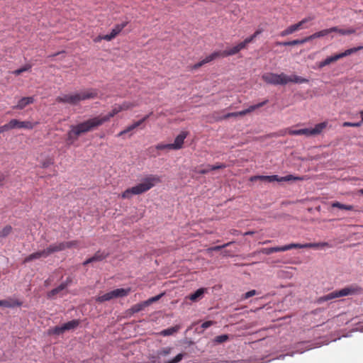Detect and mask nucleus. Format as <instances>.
Segmentation results:
<instances>
[{
  "label": "nucleus",
  "instance_id": "f257e3e1",
  "mask_svg": "<svg viewBox=\"0 0 363 363\" xmlns=\"http://www.w3.org/2000/svg\"><path fill=\"white\" fill-rule=\"evenodd\" d=\"M104 123H106V118L98 116L76 125H70L65 139L67 144L68 145H74L82 135L96 129Z\"/></svg>",
  "mask_w": 363,
  "mask_h": 363
},
{
  "label": "nucleus",
  "instance_id": "f03ea898",
  "mask_svg": "<svg viewBox=\"0 0 363 363\" xmlns=\"http://www.w3.org/2000/svg\"><path fill=\"white\" fill-rule=\"evenodd\" d=\"M98 96V91L96 89H87L79 92L72 94H65L58 96L55 101L57 103L67 104L72 106H76L82 101L93 99Z\"/></svg>",
  "mask_w": 363,
  "mask_h": 363
},
{
  "label": "nucleus",
  "instance_id": "7ed1b4c3",
  "mask_svg": "<svg viewBox=\"0 0 363 363\" xmlns=\"http://www.w3.org/2000/svg\"><path fill=\"white\" fill-rule=\"evenodd\" d=\"M161 182L158 175L150 174L143 179V182L135 186L127 189L121 194L122 199H130L132 195H139L147 192L156 184Z\"/></svg>",
  "mask_w": 363,
  "mask_h": 363
},
{
  "label": "nucleus",
  "instance_id": "20e7f679",
  "mask_svg": "<svg viewBox=\"0 0 363 363\" xmlns=\"http://www.w3.org/2000/svg\"><path fill=\"white\" fill-rule=\"evenodd\" d=\"M262 79L266 83L272 85H286L289 82L298 83L302 82L298 76H289L283 72L281 74L267 72L262 74Z\"/></svg>",
  "mask_w": 363,
  "mask_h": 363
},
{
  "label": "nucleus",
  "instance_id": "39448f33",
  "mask_svg": "<svg viewBox=\"0 0 363 363\" xmlns=\"http://www.w3.org/2000/svg\"><path fill=\"white\" fill-rule=\"evenodd\" d=\"M361 291L362 288L354 286L345 287L338 291H333L326 295L319 297V303L328 301L336 298L355 294L361 292Z\"/></svg>",
  "mask_w": 363,
  "mask_h": 363
},
{
  "label": "nucleus",
  "instance_id": "423d86ee",
  "mask_svg": "<svg viewBox=\"0 0 363 363\" xmlns=\"http://www.w3.org/2000/svg\"><path fill=\"white\" fill-rule=\"evenodd\" d=\"M318 244L316 243H306V244H298V243H291L289 245H286L281 247H266L262 248L261 250V252L265 255H270L274 252H284L286 250H289L294 248H308V247H317Z\"/></svg>",
  "mask_w": 363,
  "mask_h": 363
},
{
  "label": "nucleus",
  "instance_id": "0eeeda50",
  "mask_svg": "<svg viewBox=\"0 0 363 363\" xmlns=\"http://www.w3.org/2000/svg\"><path fill=\"white\" fill-rule=\"evenodd\" d=\"M311 20L312 19L311 18H306L297 23L291 25L289 27H287L285 30H282L279 33V35L281 37H285L286 35L294 33V32L308 28L311 26Z\"/></svg>",
  "mask_w": 363,
  "mask_h": 363
},
{
  "label": "nucleus",
  "instance_id": "6e6552de",
  "mask_svg": "<svg viewBox=\"0 0 363 363\" xmlns=\"http://www.w3.org/2000/svg\"><path fill=\"white\" fill-rule=\"evenodd\" d=\"M137 106H138V104L133 101H124L121 104H115L111 111L102 117L103 118H106V122H107L118 113L123 111L130 110Z\"/></svg>",
  "mask_w": 363,
  "mask_h": 363
},
{
  "label": "nucleus",
  "instance_id": "1a4fd4ad",
  "mask_svg": "<svg viewBox=\"0 0 363 363\" xmlns=\"http://www.w3.org/2000/svg\"><path fill=\"white\" fill-rule=\"evenodd\" d=\"M130 289H117L104 295L99 296L96 301L99 303L110 301L113 298L124 297L129 294Z\"/></svg>",
  "mask_w": 363,
  "mask_h": 363
},
{
  "label": "nucleus",
  "instance_id": "9d476101",
  "mask_svg": "<svg viewBox=\"0 0 363 363\" xmlns=\"http://www.w3.org/2000/svg\"><path fill=\"white\" fill-rule=\"evenodd\" d=\"M262 180L266 181L268 182H289V181H295V180H301L302 179L298 177H294L293 175H287L286 177H279L278 175H271V176H253L250 178V181H256V180Z\"/></svg>",
  "mask_w": 363,
  "mask_h": 363
},
{
  "label": "nucleus",
  "instance_id": "9b49d317",
  "mask_svg": "<svg viewBox=\"0 0 363 363\" xmlns=\"http://www.w3.org/2000/svg\"><path fill=\"white\" fill-rule=\"evenodd\" d=\"M267 103H268V100L266 99V100H264V101H262L261 103H259V104H255V105L250 106L247 109H245V110H242V111H238V112L228 113L224 115L222 117L218 118L216 120L217 121H220V120L227 119V118H231V117L243 116H245L246 114H247L249 113H251V112L254 111L255 110H256V109H257L259 108L262 107L263 106H264Z\"/></svg>",
  "mask_w": 363,
  "mask_h": 363
},
{
  "label": "nucleus",
  "instance_id": "f8f14e48",
  "mask_svg": "<svg viewBox=\"0 0 363 363\" xmlns=\"http://www.w3.org/2000/svg\"><path fill=\"white\" fill-rule=\"evenodd\" d=\"M285 133L291 135H304L306 137L315 135L318 134V124L310 128L294 129L289 128L286 129Z\"/></svg>",
  "mask_w": 363,
  "mask_h": 363
},
{
  "label": "nucleus",
  "instance_id": "ddd939ff",
  "mask_svg": "<svg viewBox=\"0 0 363 363\" xmlns=\"http://www.w3.org/2000/svg\"><path fill=\"white\" fill-rule=\"evenodd\" d=\"M38 122H31L28 121H20L17 119H11V125L14 128H24L28 130H32L37 125H38Z\"/></svg>",
  "mask_w": 363,
  "mask_h": 363
},
{
  "label": "nucleus",
  "instance_id": "4468645a",
  "mask_svg": "<svg viewBox=\"0 0 363 363\" xmlns=\"http://www.w3.org/2000/svg\"><path fill=\"white\" fill-rule=\"evenodd\" d=\"M332 32H337L342 35H350L355 33V29L349 28V29H340L337 27H332L328 29H323L322 30H319V38L325 36Z\"/></svg>",
  "mask_w": 363,
  "mask_h": 363
},
{
  "label": "nucleus",
  "instance_id": "2eb2a0df",
  "mask_svg": "<svg viewBox=\"0 0 363 363\" xmlns=\"http://www.w3.org/2000/svg\"><path fill=\"white\" fill-rule=\"evenodd\" d=\"M244 48H245L244 46V44H242V43L241 42L239 44H238L237 45L233 47L232 48H230L229 50H226L224 51H217V52H214V53H218V57H225L227 56L235 55Z\"/></svg>",
  "mask_w": 363,
  "mask_h": 363
},
{
  "label": "nucleus",
  "instance_id": "dca6fc26",
  "mask_svg": "<svg viewBox=\"0 0 363 363\" xmlns=\"http://www.w3.org/2000/svg\"><path fill=\"white\" fill-rule=\"evenodd\" d=\"M127 24L128 22H123L121 24L116 25L109 34L104 35V40L110 41L113 39L121 32V30L127 26Z\"/></svg>",
  "mask_w": 363,
  "mask_h": 363
},
{
  "label": "nucleus",
  "instance_id": "f3484780",
  "mask_svg": "<svg viewBox=\"0 0 363 363\" xmlns=\"http://www.w3.org/2000/svg\"><path fill=\"white\" fill-rule=\"evenodd\" d=\"M188 135L186 131L181 132L175 138L174 143H170L172 150H180L183 147L184 140Z\"/></svg>",
  "mask_w": 363,
  "mask_h": 363
},
{
  "label": "nucleus",
  "instance_id": "a211bd4d",
  "mask_svg": "<svg viewBox=\"0 0 363 363\" xmlns=\"http://www.w3.org/2000/svg\"><path fill=\"white\" fill-rule=\"evenodd\" d=\"M22 305V301L13 298L9 297L5 300H0V306L5 308L19 307Z\"/></svg>",
  "mask_w": 363,
  "mask_h": 363
},
{
  "label": "nucleus",
  "instance_id": "6ab92c4d",
  "mask_svg": "<svg viewBox=\"0 0 363 363\" xmlns=\"http://www.w3.org/2000/svg\"><path fill=\"white\" fill-rule=\"evenodd\" d=\"M109 255L108 252H101V251H97L94 255L86 260H85L83 263L84 265H86L89 263L94 262H100L106 259Z\"/></svg>",
  "mask_w": 363,
  "mask_h": 363
},
{
  "label": "nucleus",
  "instance_id": "aec40b11",
  "mask_svg": "<svg viewBox=\"0 0 363 363\" xmlns=\"http://www.w3.org/2000/svg\"><path fill=\"white\" fill-rule=\"evenodd\" d=\"M45 250L48 257L53 253L65 250V247H64L63 242H55V243L51 244Z\"/></svg>",
  "mask_w": 363,
  "mask_h": 363
},
{
  "label": "nucleus",
  "instance_id": "412c9836",
  "mask_svg": "<svg viewBox=\"0 0 363 363\" xmlns=\"http://www.w3.org/2000/svg\"><path fill=\"white\" fill-rule=\"evenodd\" d=\"M41 257H44V258L48 257V255H47V253H46L45 249L43 250L38 251V252H33V253L29 255L24 259L23 263L30 262L34 259H38Z\"/></svg>",
  "mask_w": 363,
  "mask_h": 363
},
{
  "label": "nucleus",
  "instance_id": "4be33fe9",
  "mask_svg": "<svg viewBox=\"0 0 363 363\" xmlns=\"http://www.w3.org/2000/svg\"><path fill=\"white\" fill-rule=\"evenodd\" d=\"M218 57V54L213 52L211 55H209L208 56L206 57V58H204L203 60L194 65L192 66L191 69H197L200 68L201 66H203V65L208 63Z\"/></svg>",
  "mask_w": 363,
  "mask_h": 363
},
{
  "label": "nucleus",
  "instance_id": "5701e85b",
  "mask_svg": "<svg viewBox=\"0 0 363 363\" xmlns=\"http://www.w3.org/2000/svg\"><path fill=\"white\" fill-rule=\"evenodd\" d=\"M218 57V54L213 52L211 55H209L208 56L206 57V58H204L203 60L194 65L192 66L191 69H197L200 68L201 66H203V65L208 63Z\"/></svg>",
  "mask_w": 363,
  "mask_h": 363
},
{
  "label": "nucleus",
  "instance_id": "b1692460",
  "mask_svg": "<svg viewBox=\"0 0 363 363\" xmlns=\"http://www.w3.org/2000/svg\"><path fill=\"white\" fill-rule=\"evenodd\" d=\"M34 102V98L33 96L23 97L18 101L16 106H13L14 109H23L26 106L31 104Z\"/></svg>",
  "mask_w": 363,
  "mask_h": 363
},
{
  "label": "nucleus",
  "instance_id": "393cba45",
  "mask_svg": "<svg viewBox=\"0 0 363 363\" xmlns=\"http://www.w3.org/2000/svg\"><path fill=\"white\" fill-rule=\"evenodd\" d=\"M316 35V33L313 34V35H311L309 37H306L305 38H303V39H296V40H291V41H287L286 43H285L286 45H287V46H289V45H302V44H304L305 43L309 41L311 38H315Z\"/></svg>",
  "mask_w": 363,
  "mask_h": 363
},
{
  "label": "nucleus",
  "instance_id": "a878e982",
  "mask_svg": "<svg viewBox=\"0 0 363 363\" xmlns=\"http://www.w3.org/2000/svg\"><path fill=\"white\" fill-rule=\"evenodd\" d=\"M206 289L203 288L199 289L194 293L189 295V298L192 301H197L203 296Z\"/></svg>",
  "mask_w": 363,
  "mask_h": 363
},
{
  "label": "nucleus",
  "instance_id": "bb28decb",
  "mask_svg": "<svg viewBox=\"0 0 363 363\" xmlns=\"http://www.w3.org/2000/svg\"><path fill=\"white\" fill-rule=\"evenodd\" d=\"M80 323V321L79 320H70L65 324H63V328H64V330H65V332L67 331V330H74L76 328H77L79 326Z\"/></svg>",
  "mask_w": 363,
  "mask_h": 363
},
{
  "label": "nucleus",
  "instance_id": "cd10ccee",
  "mask_svg": "<svg viewBox=\"0 0 363 363\" xmlns=\"http://www.w3.org/2000/svg\"><path fill=\"white\" fill-rule=\"evenodd\" d=\"M362 49H363V46L352 48L346 50L343 52L338 53V57H340V59H341V58H342L344 57H347L348 55L354 54L356 52H357V51H359L360 50H362Z\"/></svg>",
  "mask_w": 363,
  "mask_h": 363
},
{
  "label": "nucleus",
  "instance_id": "c85d7f7f",
  "mask_svg": "<svg viewBox=\"0 0 363 363\" xmlns=\"http://www.w3.org/2000/svg\"><path fill=\"white\" fill-rule=\"evenodd\" d=\"M340 60V57H338V54H336L333 56L328 57L325 60H323L319 63V68L323 67L331 62H335Z\"/></svg>",
  "mask_w": 363,
  "mask_h": 363
},
{
  "label": "nucleus",
  "instance_id": "c756f323",
  "mask_svg": "<svg viewBox=\"0 0 363 363\" xmlns=\"http://www.w3.org/2000/svg\"><path fill=\"white\" fill-rule=\"evenodd\" d=\"M67 287V284L62 283L60 286H58L57 288L53 289L51 290L48 294V296L49 298L54 297L57 294H58L60 291H63Z\"/></svg>",
  "mask_w": 363,
  "mask_h": 363
},
{
  "label": "nucleus",
  "instance_id": "7c9ffc66",
  "mask_svg": "<svg viewBox=\"0 0 363 363\" xmlns=\"http://www.w3.org/2000/svg\"><path fill=\"white\" fill-rule=\"evenodd\" d=\"M331 206L333 208H338L342 210H347V211H352L354 209V206L352 205H346L341 203L338 201H335L331 204Z\"/></svg>",
  "mask_w": 363,
  "mask_h": 363
},
{
  "label": "nucleus",
  "instance_id": "2f4dec72",
  "mask_svg": "<svg viewBox=\"0 0 363 363\" xmlns=\"http://www.w3.org/2000/svg\"><path fill=\"white\" fill-rule=\"evenodd\" d=\"M179 325H175L174 327L169 328L167 329L163 330L161 331L160 334L163 336L172 335L176 333L179 330Z\"/></svg>",
  "mask_w": 363,
  "mask_h": 363
},
{
  "label": "nucleus",
  "instance_id": "473e14b6",
  "mask_svg": "<svg viewBox=\"0 0 363 363\" xmlns=\"http://www.w3.org/2000/svg\"><path fill=\"white\" fill-rule=\"evenodd\" d=\"M147 305L145 301L133 305L130 309L132 313H138L143 311Z\"/></svg>",
  "mask_w": 363,
  "mask_h": 363
},
{
  "label": "nucleus",
  "instance_id": "72a5a7b5",
  "mask_svg": "<svg viewBox=\"0 0 363 363\" xmlns=\"http://www.w3.org/2000/svg\"><path fill=\"white\" fill-rule=\"evenodd\" d=\"M13 230L12 227L10 225L4 226L0 230V238H4L11 233Z\"/></svg>",
  "mask_w": 363,
  "mask_h": 363
},
{
  "label": "nucleus",
  "instance_id": "f704fd0d",
  "mask_svg": "<svg viewBox=\"0 0 363 363\" xmlns=\"http://www.w3.org/2000/svg\"><path fill=\"white\" fill-rule=\"evenodd\" d=\"M31 67H32V66L30 65L27 64V65H24L23 67L14 70L13 72V74L16 76L20 75L21 73H23L24 72L29 71L31 69Z\"/></svg>",
  "mask_w": 363,
  "mask_h": 363
},
{
  "label": "nucleus",
  "instance_id": "c9c22d12",
  "mask_svg": "<svg viewBox=\"0 0 363 363\" xmlns=\"http://www.w3.org/2000/svg\"><path fill=\"white\" fill-rule=\"evenodd\" d=\"M63 243H64L65 250L79 247V241H77V240L63 242Z\"/></svg>",
  "mask_w": 363,
  "mask_h": 363
},
{
  "label": "nucleus",
  "instance_id": "e433bc0d",
  "mask_svg": "<svg viewBox=\"0 0 363 363\" xmlns=\"http://www.w3.org/2000/svg\"><path fill=\"white\" fill-rule=\"evenodd\" d=\"M228 339H229V336L228 335H221L216 336L214 338V342H216L217 344H220V343L226 342L227 340H228Z\"/></svg>",
  "mask_w": 363,
  "mask_h": 363
},
{
  "label": "nucleus",
  "instance_id": "4c0bfd02",
  "mask_svg": "<svg viewBox=\"0 0 363 363\" xmlns=\"http://www.w3.org/2000/svg\"><path fill=\"white\" fill-rule=\"evenodd\" d=\"M137 127V125H135V123H133V124H131L130 125H128L125 129H124L123 130L121 131L117 136L118 137H121L122 135H123L124 134L127 133H129L130 131H132L133 130L135 129Z\"/></svg>",
  "mask_w": 363,
  "mask_h": 363
},
{
  "label": "nucleus",
  "instance_id": "58836bf2",
  "mask_svg": "<svg viewBox=\"0 0 363 363\" xmlns=\"http://www.w3.org/2000/svg\"><path fill=\"white\" fill-rule=\"evenodd\" d=\"M63 333H65L63 325L56 326L53 329H52L50 332V333L55 334V335H60Z\"/></svg>",
  "mask_w": 363,
  "mask_h": 363
},
{
  "label": "nucleus",
  "instance_id": "ea45409f",
  "mask_svg": "<svg viewBox=\"0 0 363 363\" xmlns=\"http://www.w3.org/2000/svg\"><path fill=\"white\" fill-rule=\"evenodd\" d=\"M233 242H229L228 243H225L223 245H218V246H215V247H209L207 250L208 251H218L224 247H226L229 245H230Z\"/></svg>",
  "mask_w": 363,
  "mask_h": 363
},
{
  "label": "nucleus",
  "instance_id": "a19ab883",
  "mask_svg": "<svg viewBox=\"0 0 363 363\" xmlns=\"http://www.w3.org/2000/svg\"><path fill=\"white\" fill-rule=\"evenodd\" d=\"M54 163V160L51 157L46 158L41 162V167L43 168H47L50 165Z\"/></svg>",
  "mask_w": 363,
  "mask_h": 363
},
{
  "label": "nucleus",
  "instance_id": "79ce46f5",
  "mask_svg": "<svg viewBox=\"0 0 363 363\" xmlns=\"http://www.w3.org/2000/svg\"><path fill=\"white\" fill-rule=\"evenodd\" d=\"M208 167L210 168V171L220 169H224L226 167V165L223 163L217 164L215 165H207Z\"/></svg>",
  "mask_w": 363,
  "mask_h": 363
},
{
  "label": "nucleus",
  "instance_id": "37998d69",
  "mask_svg": "<svg viewBox=\"0 0 363 363\" xmlns=\"http://www.w3.org/2000/svg\"><path fill=\"white\" fill-rule=\"evenodd\" d=\"M184 356V354L183 353H179L174 358L166 363H178L183 359Z\"/></svg>",
  "mask_w": 363,
  "mask_h": 363
},
{
  "label": "nucleus",
  "instance_id": "c03bdc74",
  "mask_svg": "<svg viewBox=\"0 0 363 363\" xmlns=\"http://www.w3.org/2000/svg\"><path fill=\"white\" fill-rule=\"evenodd\" d=\"M256 38L257 36L253 33L252 35L245 38L244 41L242 42V44H244L245 48H246L247 44L252 43Z\"/></svg>",
  "mask_w": 363,
  "mask_h": 363
},
{
  "label": "nucleus",
  "instance_id": "a18cd8bd",
  "mask_svg": "<svg viewBox=\"0 0 363 363\" xmlns=\"http://www.w3.org/2000/svg\"><path fill=\"white\" fill-rule=\"evenodd\" d=\"M156 149L157 150H165V149H167V150H172V147H171V144H163V143H160V144H157L156 146H155Z\"/></svg>",
  "mask_w": 363,
  "mask_h": 363
},
{
  "label": "nucleus",
  "instance_id": "49530a36",
  "mask_svg": "<svg viewBox=\"0 0 363 363\" xmlns=\"http://www.w3.org/2000/svg\"><path fill=\"white\" fill-rule=\"evenodd\" d=\"M11 129H13V128L11 125V121H10L8 123L0 126V134L4 132L8 131Z\"/></svg>",
  "mask_w": 363,
  "mask_h": 363
},
{
  "label": "nucleus",
  "instance_id": "de8ad7c7",
  "mask_svg": "<svg viewBox=\"0 0 363 363\" xmlns=\"http://www.w3.org/2000/svg\"><path fill=\"white\" fill-rule=\"evenodd\" d=\"M171 347H165L158 352V354L160 356H167L171 353Z\"/></svg>",
  "mask_w": 363,
  "mask_h": 363
},
{
  "label": "nucleus",
  "instance_id": "09e8293b",
  "mask_svg": "<svg viewBox=\"0 0 363 363\" xmlns=\"http://www.w3.org/2000/svg\"><path fill=\"white\" fill-rule=\"evenodd\" d=\"M161 296H162V295H158V296H156L152 297V298H149L148 300L145 301V302H146V303H147V306H148L150 304L152 303L153 302H155V301H158V300L160 298Z\"/></svg>",
  "mask_w": 363,
  "mask_h": 363
},
{
  "label": "nucleus",
  "instance_id": "8fccbe9b",
  "mask_svg": "<svg viewBox=\"0 0 363 363\" xmlns=\"http://www.w3.org/2000/svg\"><path fill=\"white\" fill-rule=\"evenodd\" d=\"M361 123H352V122H345L343 123L342 125L344 127H359L360 126Z\"/></svg>",
  "mask_w": 363,
  "mask_h": 363
},
{
  "label": "nucleus",
  "instance_id": "3c124183",
  "mask_svg": "<svg viewBox=\"0 0 363 363\" xmlns=\"http://www.w3.org/2000/svg\"><path fill=\"white\" fill-rule=\"evenodd\" d=\"M194 172L200 174H206L210 172V168L207 167L205 169H195Z\"/></svg>",
  "mask_w": 363,
  "mask_h": 363
},
{
  "label": "nucleus",
  "instance_id": "603ef678",
  "mask_svg": "<svg viewBox=\"0 0 363 363\" xmlns=\"http://www.w3.org/2000/svg\"><path fill=\"white\" fill-rule=\"evenodd\" d=\"M214 324V322L212 320H208L202 323L201 328L203 329H206L209 328L210 326L213 325Z\"/></svg>",
  "mask_w": 363,
  "mask_h": 363
},
{
  "label": "nucleus",
  "instance_id": "864d4df0",
  "mask_svg": "<svg viewBox=\"0 0 363 363\" xmlns=\"http://www.w3.org/2000/svg\"><path fill=\"white\" fill-rule=\"evenodd\" d=\"M256 294H257V291L255 290L249 291L245 294L244 298H250V297L255 296Z\"/></svg>",
  "mask_w": 363,
  "mask_h": 363
},
{
  "label": "nucleus",
  "instance_id": "5fc2aeb1",
  "mask_svg": "<svg viewBox=\"0 0 363 363\" xmlns=\"http://www.w3.org/2000/svg\"><path fill=\"white\" fill-rule=\"evenodd\" d=\"M325 247H331L332 245H330V243L326 242H319V250L323 249Z\"/></svg>",
  "mask_w": 363,
  "mask_h": 363
},
{
  "label": "nucleus",
  "instance_id": "6e6d98bb",
  "mask_svg": "<svg viewBox=\"0 0 363 363\" xmlns=\"http://www.w3.org/2000/svg\"><path fill=\"white\" fill-rule=\"evenodd\" d=\"M325 325V327H328L330 325H333V321L328 320L326 323H323V324H319V326H324Z\"/></svg>",
  "mask_w": 363,
  "mask_h": 363
},
{
  "label": "nucleus",
  "instance_id": "4d7b16f0",
  "mask_svg": "<svg viewBox=\"0 0 363 363\" xmlns=\"http://www.w3.org/2000/svg\"><path fill=\"white\" fill-rule=\"evenodd\" d=\"M326 127V123L322 122L319 123V133L322 131L323 129H324Z\"/></svg>",
  "mask_w": 363,
  "mask_h": 363
},
{
  "label": "nucleus",
  "instance_id": "13d9d810",
  "mask_svg": "<svg viewBox=\"0 0 363 363\" xmlns=\"http://www.w3.org/2000/svg\"><path fill=\"white\" fill-rule=\"evenodd\" d=\"M104 35H99L97 36L96 38H95L94 39V42L95 43H99L100 42L101 40H104Z\"/></svg>",
  "mask_w": 363,
  "mask_h": 363
},
{
  "label": "nucleus",
  "instance_id": "bf43d9fd",
  "mask_svg": "<svg viewBox=\"0 0 363 363\" xmlns=\"http://www.w3.org/2000/svg\"><path fill=\"white\" fill-rule=\"evenodd\" d=\"M263 30L262 28L257 29L254 34L257 37L259 35H260L262 33Z\"/></svg>",
  "mask_w": 363,
  "mask_h": 363
},
{
  "label": "nucleus",
  "instance_id": "052dcab7",
  "mask_svg": "<svg viewBox=\"0 0 363 363\" xmlns=\"http://www.w3.org/2000/svg\"><path fill=\"white\" fill-rule=\"evenodd\" d=\"M144 122H145V121H144V120L140 119V120H139V121H136V122H135V125H137V127H139V126H140V125H141Z\"/></svg>",
  "mask_w": 363,
  "mask_h": 363
},
{
  "label": "nucleus",
  "instance_id": "680f3d73",
  "mask_svg": "<svg viewBox=\"0 0 363 363\" xmlns=\"http://www.w3.org/2000/svg\"><path fill=\"white\" fill-rule=\"evenodd\" d=\"M5 179V177L4 174H0V186L3 185V182Z\"/></svg>",
  "mask_w": 363,
  "mask_h": 363
},
{
  "label": "nucleus",
  "instance_id": "e2e57ef3",
  "mask_svg": "<svg viewBox=\"0 0 363 363\" xmlns=\"http://www.w3.org/2000/svg\"><path fill=\"white\" fill-rule=\"evenodd\" d=\"M152 112L150 113L149 114L145 116L142 119L144 120V121H146L149 117L152 115Z\"/></svg>",
  "mask_w": 363,
  "mask_h": 363
},
{
  "label": "nucleus",
  "instance_id": "0e129e2a",
  "mask_svg": "<svg viewBox=\"0 0 363 363\" xmlns=\"http://www.w3.org/2000/svg\"><path fill=\"white\" fill-rule=\"evenodd\" d=\"M284 43H286V42H277L276 43V45H283V46H287V45L284 44Z\"/></svg>",
  "mask_w": 363,
  "mask_h": 363
},
{
  "label": "nucleus",
  "instance_id": "69168bd1",
  "mask_svg": "<svg viewBox=\"0 0 363 363\" xmlns=\"http://www.w3.org/2000/svg\"><path fill=\"white\" fill-rule=\"evenodd\" d=\"M255 233L254 231H247V232H245L244 233L245 235H253Z\"/></svg>",
  "mask_w": 363,
  "mask_h": 363
},
{
  "label": "nucleus",
  "instance_id": "338daca9",
  "mask_svg": "<svg viewBox=\"0 0 363 363\" xmlns=\"http://www.w3.org/2000/svg\"><path fill=\"white\" fill-rule=\"evenodd\" d=\"M324 343L323 341L321 340V337H319V342H318V345H319V347H321V345Z\"/></svg>",
  "mask_w": 363,
  "mask_h": 363
},
{
  "label": "nucleus",
  "instance_id": "774afa93",
  "mask_svg": "<svg viewBox=\"0 0 363 363\" xmlns=\"http://www.w3.org/2000/svg\"><path fill=\"white\" fill-rule=\"evenodd\" d=\"M360 116H361L362 121H363V111H362L360 112Z\"/></svg>",
  "mask_w": 363,
  "mask_h": 363
}]
</instances>
